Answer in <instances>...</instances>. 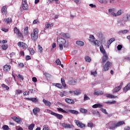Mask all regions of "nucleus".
Returning a JSON list of instances; mask_svg holds the SVG:
<instances>
[{
    "mask_svg": "<svg viewBox=\"0 0 130 130\" xmlns=\"http://www.w3.org/2000/svg\"><path fill=\"white\" fill-rule=\"evenodd\" d=\"M38 32H39L38 29L35 28L33 30L31 34V38L33 41H36V40L38 39Z\"/></svg>",
    "mask_w": 130,
    "mask_h": 130,
    "instance_id": "nucleus-1",
    "label": "nucleus"
},
{
    "mask_svg": "<svg viewBox=\"0 0 130 130\" xmlns=\"http://www.w3.org/2000/svg\"><path fill=\"white\" fill-rule=\"evenodd\" d=\"M107 128L109 129L114 130L116 128V121H111L107 124Z\"/></svg>",
    "mask_w": 130,
    "mask_h": 130,
    "instance_id": "nucleus-2",
    "label": "nucleus"
},
{
    "mask_svg": "<svg viewBox=\"0 0 130 130\" xmlns=\"http://www.w3.org/2000/svg\"><path fill=\"white\" fill-rule=\"evenodd\" d=\"M111 67H112V63L109 61H107L105 65L103 66V72H107Z\"/></svg>",
    "mask_w": 130,
    "mask_h": 130,
    "instance_id": "nucleus-3",
    "label": "nucleus"
},
{
    "mask_svg": "<svg viewBox=\"0 0 130 130\" xmlns=\"http://www.w3.org/2000/svg\"><path fill=\"white\" fill-rule=\"evenodd\" d=\"M14 32L17 36H19V37H23V35H22V33L21 31H20V29H18L17 26H15L14 28Z\"/></svg>",
    "mask_w": 130,
    "mask_h": 130,
    "instance_id": "nucleus-4",
    "label": "nucleus"
},
{
    "mask_svg": "<svg viewBox=\"0 0 130 130\" xmlns=\"http://www.w3.org/2000/svg\"><path fill=\"white\" fill-rule=\"evenodd\" d=\"M75 122L77 126H79V127H81V128H83V127H85V126H86V125L85 124L82 123V122L79 120H75Z\"/></svg>",
    "mask_w": 130,
    "mask_h": 130,
    "instance_id": "nucleus-5",
    "label": "nucleus"
},
{
    "mask_svg": "<svg viewBox=\"0 0 130 130\" xmlns=\"http://www.w3.org/2000/svg\"><path fill=\"white\" fill-rule=\"evenodd\" d=\"M17 45L19 47H22L23 49H27V48H28V46L27 45V44H25V43L24 42H19L17 43Z\"/></svg>",
    "mask_w": 130,
    "mask_h": 130,
    "instance_id": "nucleus-6",
    "label": "nucleus"
},
{
    "mask_svg": "<svg viewBox=\"0 0 130 130\" xmlns=\"http://www.w3.org/2000/svg\"><path fill=\"white\" fill-rule=\"evenodd\" d=\"M122 85H123V83L121 82L119 86L116 87L114 89H113V93H117V92L120 91V90H121Z\"/></svg>",
    "mask_w": 130,
    "mask_h": 130,
    "instance_id": "nucleus-7",
    "label": "nucleus"
},
{
    "mask_svg": "<svg viewBox=\"0 0 130 130\" xmlns=\"http://www.w3.org/2000/svg\"><path fill=\"white\" fill-rule=\"evenodd\" d=\"M12 119H13L14 121L17 122V123H22V119L20 117L14 116L11 117Z\"/></svg>",
    "mask_w": 130,
    "mask_h": 130,
    "instance_id": "nucleus-8",
    "label": "nucleus"
},
{
    "mask_svg": "<svg viewBox=\"0 0 130 130\" xmlns=\"http://www.w3.org/2000/svg\"><path fill=\"white\" fill-rule=\"evenodd\" d=\"M52 115H53V116H55L57 118V119H62L63 118V116L62 115L56 113H51Z\"/></svg>",
    "mask_w": 130,
    "mask_h": 130,
    "instance_id": "nucleus-9",
    "label": "nucleus"
},
{
    "mask_svg": "<svg viewBox=\"0 0 130 130\" xmlns=\"http://www.w3.org/2000/svg\"><path fill=\"white\" fill-rule=\"evenodd\" d=\"M57 42L59 43V44H62L64 45L66 44V39L62 38H60L57 39Z\"/></svg>",
    "mask_w": 130,
    "mask_h": 130,
    "instance_id": "nucleus-10",
    "label": "nucleus"
},
{
    "mask_svg": "<svg viewBox=\"0 0 130 130\" xmlns=\"http://www.w3.org/2000/svg\"><path fill=\"white\" fill-rule=\"evenodd\" d=\"M3 70L6 73L7 72H10L11 71V66L8 64L5 65L3 67Z\"/></svg>",
    "mask_w": 130,
    "mask_h": 130,
    "instance_id": "nucleus-11",
    "label": "nucleus"
},
{
    "mask_svg": "<svg viewBox=\"0 0 130 130\" xmlns=\"http://www.w3.org/2000/svg\"><path fill=\"white\" fill-rule=\"evenodd\" d=\"M43 102L45 106H47L48 107H50V106H51V103L44 99L43 100Z\"/></svg>",
    "mask_w": 130,
    "mask_h": 130,
    "instance_id": "nucleus-12",
    "label": "nucleus"
},
{
    "mask_svg": "<svg viewBox=\"0 0 130 130\" xmlns=\"http://www.w3.org/2000/svg\"><path fill=\"white\" fill-rule=\"evenodd\" d=\"M107 59H108V56L107 55V54H104L102 58V63H105V62H106V60H107Z\"/></svg>",
    "mask_w": 130,
    "mask_h": 130,
    "instance_id": "nucleus-13",
    "label": "nucleus"
},
{
    "mask_svg": "<svg viewBox=\"0 0 130 130\" xmlns=\"http://www.w3.org/2000/svg\"><path fill=\"white\" fill-rule=\"evenodd\" d=\"M27 100L29 101H32V102H34L35 103H37L38 102V99L37 98H27Z\"/></svg>",
    "mask_w": 130,
    "mask_h": 130,
    "instance_id": "nucleus-14",
    "label": "nucleus"
},
{
    "mask_svg": "<svg viewBox=\"0 0 130 130\" xmlns=\"http://www.w3.org/2000/svg\"><path fill=\"white\" fill-rule=\"evenodd\" d=\"M32 112L34 115H37L38 112H40V109L39 108L36 107L32 110Z\"/></svg>",
    "mask_w": 130,
    "mask_h": 130,
    "instance_id": "nucleus-15",
    "label": "nucleus"
},
{
    "mask_svg": "<svg viewBox=\"0 0 130 130\" xmlns=\"http://www.w3.org/2000/svg\"><path fill=\"white\" fill-rule=\"evenodd\" d=\"M65 101L67 102V103H69V104H75V102L74 100L71 99L66 98L65 99Z\"/></svg>",
    "mask_w": 130,
    "mask_h": 130,
    "instance_id": "nucleus-16",
    "label": "nucleus"
},
{
    "mask_svg": "<svg viewBox=\"0 0 130 130\" xmlns=\"http://www.w3.org/2000/svg\"><path fill=\"white\" fill-rule=\"evenodd\" d=\"M22 7L23 10H24L28 11V10L29 9V6H28V4H27V3H22Z\"/></svg>",
    "mask_w": 130,
    "mask_h": 130,
    "instance_id": "nucleus-17",
    "label": "nucleus"
},
{
    "mask_svg": "<svg viewBox=\"0 0 130 130\" xmlns=\"http://www.w3.org/2000/svg\"><path fill=\"white\" fill-rule=\"evenodd\" d=\"M68 112L72 113V114H75V115H78V114H79V112L75 110H69Z\"/></svg>",
    "mask_w": 130,
    "mask_h": 130,
    "instance_id": "nucleus-18",
    "label": "nucleus"
},
{
    "mask_svg": "<svg viewBox=\"0 0 130 130\" xmlns=\"http://www.w3.org/2000/svg\"><path fill=\"white\" fill-rule=\"evenodd\" d=\"M125 122L124 121H120L116 123V127L117 128L123 124H124Z\"/></svg>",
    "mask_w": 130,
    "mask_h": 130,
    "instance_id": "nucleus-19",
    "label": "nucleus"
},
{
    "mask_svg": "<svg viewBox=\"0 0 130 130\" xmlns=\"http://www.w3.org/2000/svg\"><path fill=\"white\" fill-rule=\"evenodd\" d=\"M93 95H96V96H99L100 95H103V92L102 91L94 90Z\"/></svg>",
    "mask_w": 130,
    "mask_h": 130,
    "instance_id": "nucleus-20",
    "label": "nucleus"
},
{
    "mask_svg": "<svg viewBox=\"0 0 130 130\" xmlns=\"http://www.w3.org/2000/svg\"><path fill=\"white\" fill-rule=\"evenodd\" d=\"M129 89H130V83H128L126 86H125L124 87L123 91L124 92H125V93H126V92H127V91H128V90Z\"/></svg>",
    "mask_w": 130,
    "mask_h": 130,
    "instance_id": "nucleus-21",
    "label": "nucleus"
},
{
    "mask_svg": "<svg viewBox=\"0 0 130 130\" xmlns=\"http://www.w3.org/2000/svg\"><path fill=\"white\" fill-rule=\"evenodd\" d=\"M63 127H64V128H71L72 126H71V124L66 123H63L62 124Z\"/></svg>",
    "mask_w": 130,
    "mask_h": 130,
    "instance_id": "nucleus-22",
    "label": "nucleus"
},
{
    "mask_svg": "<svg viewBox=\"0 0 130 130\" xmlns=\"http://www.w3.org/2000/svg\"><path fill=\"white\" fill-rule=\"evenodd\" d=\"M76 44H77V45H79V46H84V45H85V43H84L82 41H77L76 42Z\"/></svg>",
    "mask_w": 130,
    "mask_h": 130,
    "instance_id": "nucleus-23",
    "label": "nucleus"
},
{
    "mask_svg": "<svg viewBox=\"0 0 130 130\" xmlns=\"http://www.w3.org/2000/svg\"><path fill=\"white\" fill-rule=\"evenodd\" d=\"M100 49L101 52H102V53H103V54H106V51H105V50L104 49V47H103V45H101L100 47Z\"/></svg>",
    "mask_w": 130,
    "mask_h": 130,
    "instance_id": "nucleus-24",
    "label": "nucleus"
},
{
    "mask_svg": "<svg viewBox=\"0 0 130 130\" xmlns=\"http://www.w3.org/2000/svg\"><path fill=\"white\" fill-rule=\"evenodd\" d=\"M57 110L58 111H59L60 112H62L63 113H66V114H69V112L66 111V110L62 109L61 108H58Z\"/></svg>",
    "mask_w": 130,
    "mask_h": 130,
    "instance_id": "nucleus-25",
    "label": "nucleus"
},
{
    "mask_svg": "<svg viewBox=\"0 0 130 130\" xmlns=\"http://www.w3.org/2000/svg\"><path fill=\"white\" fill-rule=\"evenodd\" d=\"M61 35L64 38H67V39H69V38H70V34H69L68 33H67V34L61 33Z\"/></svg>",
    "mask_w": 130,
    "mask_h": 130,
    "instance_id": "nucleus-26",
    "label": "nucleus"
},
{
    "mask_svg": "<svg viewBox=\"0 0 130 130\" xmlns=\"http://www.w3.org/2000/svg\"><path fill=\"white\" fill-rule=\"evenodd\" d=\"M68 85H76L77 84V81L76 80H70L68 82Z\"/></svg>",
    "mask_w": 130,
    "mask_h": 130,
    "instance_id": "nucleus-27",
    "label": "nucleus"
},
{
    "mask_svg": "<svg viewBox=\"0 0 130 130\" xmlns=\"http://www.w3.org/2000/svg\"><path fill=\"white\" fill-rule=\"evenodd\" d=\"M2 13L3 15H5V14H7V7L4 6L2 9Z\"/></svg>",
    "mask_w": 130,
    "mask_h": 130,
    "instance_id": "nucleus-28",
    "label": "nucleus"
},
{
    "mask_svg": "<svg viewBox=\"0 0 130 130\" xmlns=\"http://www.w3.org/2000/svg\"><path fill=\"white\" fill-rule=\"evenodd\" d=\"M61 83L63 87H64V88H66V87H67V84H66V81L64 80V78H61Z\"/></svg>",
    "mask_w": 130,
    "mask_h": 130,
    "instance_id": "nucleus-29",
    "label": "nucleus"
},
{
    "mask_svg": "<svg viewBox=\"0 0 130 130\" xmlns=\"http://www.w3.org/2000/svg\"><path fill=\"white\" fill-rule=\"evenodd\" d=\"M75 95H80L82 93V90L80 89H76L73 91Z\"/></svg>",
    "mask_w": 130,
    "mask_h": 130,
    "instance_id": "nucleus-30",
    "label": "nucleus"
},
{
    "mask_svg": "<svg viewBox=\"0 0 130 130\" xmlns=\"http://www.w3.org/2000/svg\"><path fill=\"white\" fill-rule=\"evenodd\" d=\"M98 107H103V105L100 104H96L92 106V108H98Z\"/></svg>",
    "mask_w": 130,
    "mask_h": 130,
    "instance_id": "nucleus-31",
    "label": "nucleus"
},
{
    "mask_svg": "<svg viewBox=\"0 0 130 130\" xmlns=\"http://www.w3.org/2000/svg\"><path fill=\"white\" fill-rule=\"evenodd\" d=\"M67 95H68V92L63 91V92H60L59 96H60V97H64V96H67Z\"/></svg>",
    "mask_w": 130,
    "mask_h": 130,
    "instance_id": "nucleus-32",
    "label": "nucleus"
},
{
    "mask_svg": "<svg viewBox=\"0 0 130 130\" xmlns=\"http://www.w3.org/2000/svg\"><path fill=\"white\" fill-rule=\"evenodd\" d=\"M93 45L95 46H100V41H98V40H95Z\"/></svg>",
    "mask_w": 130,
    "mask_h": 130,
    "instance_id": "nucleus-33",
    "label": "nucleus"
},
{
    "mask_svg": "<svg viewBox=\"0 0 130 130\" xmlns=\"http://www.w3.org/2000/svg\"><path fill=\"white\" fill-rule=\"evenodd\" d=\"M129 30L128 29H125V30H120L119 33H120L121 34H127L128 33Z\"/></svg>",
    "mask_w": 130,
    "mask_h": 130,
    "instance_id": "nucleus-34",
    "label": "nucleus"
},
{
    "mask_svg": "<svg viewBox=\"0 0 130 130\" xmlns=\"http://www.w3.org/2000/svg\"><path fill=\"white\" fill-rule=\"evenodd\" d=\"M53 86H55V87H57V88H59V89H61V84L60 83H53L52 84Z\"/></svg>",
    "mask_w": 130,
    "mask_h": 130,
    "instance_id": "nucleus-35",
    "label": "nucleus"
},
{
    "mask_svg": "<svg viewBox=\"0 0 130 130\" xmlns=\"http://www.w3.org/2000/svg\"><path fill=\"white\" fill-rule=\"evenodd\" d=\"M106 97H107V98H117V96H115L112 94H106Z\"/></svg>",
    "mask_w": 130,
    "mask_h": 130,
    "instance_id": "nucleus-36",
    "label": "nucleus"
},
{
    "mask_svg": "<svg viewBox=\"0 0 130 130\" xmlns=\"http://www.w3.org/2000/svg\"><path fill=\"white\" fill-rule=\"evenodd\" d=\"M115 41V39L114 38H112L111 39H110L109 41H108V45H110L112 42Z\"/></svg>",
    "mask_w": 130,
    "mask_h": 130,
    "instance_id": "nucleus-37",
    "label": "nucleus"
},
{
    "mask_svg": "<svg viewBox=\"0 0 130 130\" xmlns=\"http://www.w3.org/2000/svg\"><path fill=\"white\" fill-rule=\"evenodd\" d=\"M28 50L29 51L30 54H31V55H33V54L35 53V52L34 51V49L33 48H28Z\"/></svg>",
    "mask_w": 130,
    "mask_h": 130,
    "instance_id": "nucleus-38",
    "label": "nucleus"
},
{
    "mask_svg": "<svg viewBox=\"0 0 130 130\" xmlns=\"http://www.w3.org/2000/svg\"><path fill=\"white\" fill-rule=\"evenodd\" d=\"M87 126L88 127H94V124L93 123V122L90 121L87 123Z\"/></svg>",
    "mask_w": 130,
    "mask_h": 130,
    "instance_id": "nucleus-39",
    "label": "nucleus"
},
{
    "mask_svg": "<svg viewBox=\"0 0 130 130\" xmlns=\"http://www.w3.org/2000/svg\"><path fill=\"white\" fill-rule=\"evenodd\" d=\"M91 112V113H92V114H94V115H98L99 114V111H96L95 110H92Z\"/></svg>",
    "mask_w": 130,
    "mask_h": 130,
    "instance_id": "nucleus-40",
    "label": "nucleus"
},
{
    "mask_svg": "<svg viewBox=\"0 0 130 130\" xmlns=\"http://www.w3.org/2000/svg\"><path fill=\"white\" fill-rule=\"evenodd\" d=\"M34 126H35V124L32 123L30 125L28 126V129L29 130H33L34 128Z\"/></svg>",
    "mask_w": 130,
    "mask_h": 130,
    "instance_id": "nucleus-41",
    "label": "nucleus"
},
{
    "mask_svg": "<svg viewBox=\"0 0 130 130\" xmlns=\"http://www.w3.org/2000/svg\"><path fill=\"white\" fill-rule=\"evenodd\" d=\"M5 22L7 24H9V23H12V22H13V20L12 19V18H8L6 19Z\"/></svg>",
    "mask_w": 130,
    "mask_h": 130,
    "instance_id": "nucleus-42",
    "label": "nucleus"
},
{
    "mask_svg": "<svg viewBox=\"0 0 130 130\" xmlns=\"http://www.w3.org/2000/svg\"><path fill=\"white\" fill-rule=\"evenodd\" d=\"M80 112H82V113H87L88 112V111L85 109H83L82 108H80Z\"/></svg>",
    "mask_w": 130,
    "mask_h": 130,
    "instance_id": "nucleus-43",
    "label": "nucleus"
},
{
    "mask_svg": "<svg viewBox=\"0 0 130 130\" xmlns=\"http://www.w3.org/2000/svg\"><path fill=\"white\" fill-rule=\"evenodd\" d=\"M100 4H103V5H105L107 4V0H98Z\"/></svg>",
    "mask_w": 130,
    "mask_h": 130,
    "instance_id": "nucleus-44",
    "label": "nucleus"
},
{
    "mask_svg": "<svg viewBox=\"0 0 130 130\" xmlns=\"http://www.w3.org/2000/svg\"><path fill=\"white\" fill-rule=\"evenodd\" d=\"M8 46L7 45H3L2 46V48L3 49V50H7L8 49Z\"/></svg>",
    "mask_w": 130,
    "mask_h": 130,
    "instance_id": "nucleus-45",
    "label": "nucleus"
},
{
    "mask_svg": "<svg viewBox=\"0 0 130 130\" xmlns=\"http://www.w3.org/2000/svg\"><path fill=\"white\" fill-rule=\"evenodd\" d=\"M85 59L86 61H87L88 62H90V61H91V58L88 56L85 57Z\"/></svg>",
    "mask_w": 130,
    "mask_h": 130,
    "instance_id": "nucleus-46",
    "label": "nucleus"
},
{
    "mask_svg": "<svg viewBox=\"0 0 130 130\" xmlns=\"http://www.w3.org/2000/svg\"><path fill=\"white\" fill-rule=\"evenodd\" d=\"M38 48L39 49L40 53H42V52H43V49L42 48V47H41L40 45H39Z\"/></svg>",
    "mask_w": 130,
    "mask_h": 130,
    "instance_id": "nucleus-47",
    "label": "nucleus"
},
{
    "mask_svg": "<svg viewBox=\"0 0 130 130\" xmlns=\"http://www.w3.org/2000/svg\"><path fill=\"white\" fill-rule=\"evenodd\" d=\"M2 87L3 88H5L6 90H9L10 89V87L7 85H6V84H3L2 85Z\"/></svg>",
    "mask_w": 130,
    "mask_h": 130,
    "instance_id": "nucleus-48",
    "label": "nucleus"
},
{
    "mask_svg": "<svg viewBox=\"0 0 130 130\" xmlns=\"http://www.w3.org/2000/svg\"><path fill=\"white\" fill-rule=\"evenodd\" d=\"M18 68H24L25 67V64L23 63H19L17 65Z\"/></svg>",
    "mask_w": 130,
    "mask_h": 130,
    "instance_id": "nucleus-49",
    "label": "nucleus"
},
{
    "mask_svg": "<svg viewBox=\"0 0 130 130\" xmlns=\"http://www.w3.org/2000/svg\"><path fill=\"white\" fill-rule=\"evenodd\" d=\"M106 104H115L116 103V102L115 101H112V102H106Z\"/></svg>",
    "mask_w": 130,
    "mask_h": 130,
    "instance_id": "nucleus-50",
    "label": "nucleus"
},
{
    "mask_svg": "<svg viewBox=\"0 0 130 130\" xmlns=\"http://www.w3.org/2000/svg\"><path fill=\"white\" fill-rule=\"evenodd\" d=\"M2 128L4 129V130H9V126L7 125H4Z\"/></svg>",
    "mask_w": 130,
    "mask_h": 130,
    "instance_id": "nucleus-51",
    "label": "nucleus"
},
{
    "mask_svg": "<svg viewBox=\"0 0 130 130\" xmlns=\"http://www.w3.org/2000/svg\"><path fill=\"white\" fill-rule=\"evenodd\" d=\"M84 101H86L87 100H90V98L87 96V94H84Z\"/></svg>",
    "mask_w": 130,
    "mask_h": 130,
    "instance_id": "nucleus-52",
    "label": "nucleus"
},
{
    "mask_svg": "<svg viewBox=\"0 0 130 130\" xmlns=\"http://www.w3.org/2000/svg\"><path fill=\"white\" fill-rule=\"evenodd\" d=\"M101 110H102V112H103V113H105V114L108 115V113H107V112L106 111V109L101 108Z\"/></svg>",
    "mask_w": 130,
    "mask_h": 130,
    "instance_id": "nucleus-53",
    "label": "nucleus"
},
{
    "mask_svg": "<svg viewBox=\"0 0 130 130\" xmlns=\"http://www.w3.org/2000/svg\"><path fill=\"white\" fill-rule=\"evenodd\" d=\"M56 63H57L58 66H60V64H61V62L60 61V60H59V59H57V60H56Z\"/></svg>",
    "mask_w": 130,
    "mask_h": 130,
    "instance_id": "nucleus-54",
    "label": "nucleus"
},
{
    "mask_svg": "<svg viewBox=\"0 0 130 130\" xmlns=\"http://www.w3.org/2000/svg\"><path fill=\"white\" fill-rule=\"evenodd\" d=\"M52 26H53V24L51 23V24H46L45 25L46 28H49V27H52Z\"/></svg>",
    "mask_w": 130,
    "mask_h": 130,
    "instance_id": "nucleus-55",
    "label": "nucleus"
},
{
    "mask_svg": "<svg viewBox=\"0 0 130 130\" xmlns=\"http://www.w3.org/2000/svg\"><path fill=\"white\" fill-rule=\"evenodd\" d=\"M91 74L92 75V76L96 77V76H97V71L91 72Z\"/></svg>",
    "mask_w": 130,
    "mask_h": 130,
    "instance_id": "nucleus-56",
    "label": "nucleus"
},
{
    "mask_svg": "<svg viewBox=\"0 0 130 130\" xmlns=\"http://www.w3.org/2000/svg\"><path fill=\"white\" fill-rule=\"evenodd\" d=\"M117 50H121L122 48V45H118L117 47Z\"/></svg>",
    "mask_w": 130,
    "mask_h": 130,
    "instance_id": "nucleus-57",
    "label": "nucleus"
},
{
    "mask_svg": "<svg viewBox=\"0 0 130 130\" xmlns=\"http://www.w3.org/2000/svg\"><path fill=\"white\" fill-rule=\"evenodd\" d=\"M121 14H122V11L121 10H119L117 13V16H120V15H121Z\"/></svg>",
    "mask_w": 130,
    "mask_h": 130,
    "instance_id": "nucleus-58",
    "label": "nucleus"
},
{
    "mask_svg": "<svg viewBox=\"0 0 130 130\" xmlns=\"http://www.w3.org/2000/svg\"><path fill=\"white\" fill-rule=\"evenodd\" d=\"M110 4H116V0H109Z\"/></svg>",
    "mask_w": 130,
    "mask_h": 130,
    "instance_id": "nucleus-59",
    "label": "nucleus"
},
{
    "mask_svg": "<svg viewBox=\"0 0 130 130\" xmlns=\"http://www.w3.org/2000/svg\"><path fill=\"white\" fill-rule=\"evenodd\" d=\"M18 78L20 79V80H21L22 81L24 80V77L21 74L18 75Z\"/></svg>",
    "mask_w": 130,
    "mask_h": 130,
    "instance_id": "nucleus-60",
    "label": "nucleus"
},
{
    "mask_svg": "<svg viewBox=\"0 0 130 130\" xmlns=\"http://www.w3.org/2000/svg\"><path fill=\"white\" fill-rule=\"evenodd\" d=\"M59 47L60 50H62V49H63V45L59 44Z\"/></svg>",
    "mask_w": 130,
    "mask_h": 130,
    "instance_id": "nucleus-61",
    "label": "nucleus"
},
{
    "mask_svg": "<svg viewBox=\"0 0 130 130\" xmlns=\"http://www.w3.org/2000/svg\"><path fill=\"white\" fill-rule=\"evenodd\" d=\"M1 30H2V31H4V32H8L9 31V29L8 28L4 27H3Z\"/></svg>",
    "mask_w": 130,
    "mask_h": 130,
    "instance_id": "nucleus-62",
    "label": "nucleus"
},
{
    "mask_svg": "<svg viewBox=\"0 0 130 130\" xmlns=\"http://www.w3.org/2000/svg\"><path fill=\"white\" fill-rule=\"evenodd\" d=\"M114 11H115V9L114 8L109 9V13H112V12H114Z\"/></svg>",
    "mask_w": 130,
    "mask_h": 130,
    "instance_id": "nucleus-63",
    "label": "nucleus"
},
{
    "mask_svg": "<svg viewBox=\"0 0 130 130\" xmlns=\"http://www.w3.org/2000/svg\"><path fill=\"white\" fill-rule=\"evenodd\" d=\"M125 130H130V127L129 126H126L124 128Z\"/></svg>",
    "mask_w": 130,
    "mask_h": 130,
    "instance_id": "nucleus-64",
    "label": "nucleus"
}]
</instances>
